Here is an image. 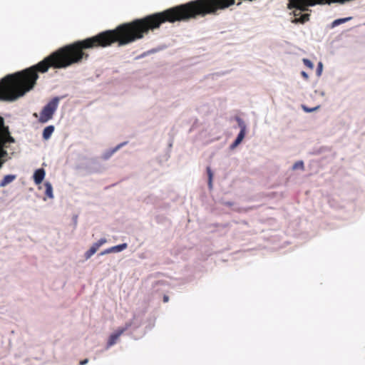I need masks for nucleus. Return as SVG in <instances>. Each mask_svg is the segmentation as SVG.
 <instances>
[{
    "label": "nucleus",
    "mask_w": 365,
    "mask_h": 365,
    "mask_svg": "<svg viewBox=\"0 0 365 365\" xmlns=\"http://www.w3.org/2000/svg\"><path fill=\"white\" fill-rule=\"evenodd\" d=\"M44 186H45V189H46V190H45L46 195L49 198H53V187H52L51 184L49 182H46L44 183Z\"/></svg>",
    "instance_id": "nucleus-10"
},
{
    "label": "nucleus",
    "mask_w": 365,
    "mask_h": 365,
    "mask_svg": "<svg viewBox=\"0 0 365 365\" xmlns=\"http://www.w3.org/2000/svg\"><path fill=\"white\" fill-rule=\"evenodd\" d=\"M76 63V41L58 48L37 64L10 74L0 81V100L14 101L32 90L38 78L50 68L60 69Z\"/></svg>",
    "instance_id": "nucleus-1"
},
{
    "label": "nucleus",
    "mask_w": 365,
    "mask_h": 365,
    "mask_svg": "<svg viewBox=\"0 0 365 365\" xmlns=\"http://www.w3.org/2000/svg\"><path fill=\"white\" fill-rule=\"evenodd\" d=\"M238 121H239V125H240L241 130H240V132L238 134L237 138L233 142V143L231 145L232 148H235V147H237L242 141V140L244 139L245 135V131H246L245 125L241 120L239 119Z\"/></svg>",
    "instance_id": "nucleus-5"
},
{
    "label": "nucleus",
    "mask_w": 365,
    "mask_h": 365,
    "mask_svg": "<svg viewBox=\"0 0 365 365\" xmlns=\"http://www.w3.org/2000/svg\"><path fill=\"white\" fill-rule=\"evenodd\" d=\"M16 178V175H7L0 182V187H3L12 182Z\"/></svg>",
    "instance_id": "nucleus-8"
},
{
    "label": "nucleus",
    "mask_w": 365,
    "mask_h": 365,
    "mask_svg": "<svg viewBox=\"0 0 365 365\" xmlns=\"http://www.w3.org/2000/svg\"><path fill=\"white\" fill-rule=\"evenodd\" d=\"M131 326V323H126L125 326L122 328H119L115 332L113 333L108 341L107 346L110 347L114 345L119 337Z\"/></svg>",
    "instance_id": "nucleus-3"
},
{
    "label": "nucleus",
    "mask_w": 365,
    "mask_h": 365,
    "mask_svg": "<svg viewBox=\"0 0 365 365\" xmlns=\"http://www.w3.org/2000/svg\"><path fill=\"white\" fill-rule=\"evenodd\" d=\"M302 76L307 80L308 79L309 76L308 74L305 71H302L301 73Z\"/></svg>",
    "instance_id": "nucleus-21"
},
{
    "label": "nucleus",
    "mask_w": 365,
    "mask_h": 365,
    "mask_svg": "<svg viewBox=\"0 0 365 365\" xmlns=\"http://www.w3.org/2000/svg\"><path fill=\"white\" fill-rule=\"evenodd\" d=\"M53 131H54V126L48 125V126L46 127L43 131V138L44 140L49 139L50 137L51 136L52 133H53Z\"/></svg>",
    "instance_id": "nucleus-9"
},
{
    "label": "nucleus",
    "mask_w": 365,
    "mask_h": 365,
    "mask_svg": "<svg viewBox=\"0 0 365 365\" xmlns=\"http://www.w3.org/2000/svg\"><path fill=\"white\" fill-rule=\"evenodd\" d=\"M207 173L208 178H209V185L211 187L213 175H212V170L210 167L207 168Z\"/></svg>",
    "instance_id": "nucleus-17"
},
{
    "label": "nucleus",
    "mask_w": 365,
    "mask_h": 365,
    "mask_svg": "<svg viewBox=\"0 0 365 365\" xmlns=\"http://www.w3.org/2000/svg\"><path fill=\"white\" fill-rule=\"evenodd\" d=\"M303 63L307 67H308L311 69H312L314 68V64L312 63V62L307 58H304Z\"/></svg>",
    "instance_id": "nucleus-16"
},
{
    "label": "nucleus",
    "mask_w": 365,
    "mask_h": 365,
    "mask_svg": "<svg viewBox=\"0 0 365 365\" xmlns=\"http://www.w3.org/2000/svg\"><path fill=\"white\" fill-rule=\"evenodd\" d=\"M0 140L4 142L13 143L14 141L10 135L9 128L4 125V120L1 116H0Z\"/></svg>",
    "instance_id": "nucleus-4"
},
{
    "label": "nucleus",
    "mask_w": 365,
    "mask_h": 365,
    "mask_svg": "<svg viewBox=\"0 0 365 365\" xmlns=\"http://www.w3.org/2000/svg\"><path fill=\"white\" fill-rule=\"evenodd\" d=\"M126 143H120L119 145H118L115 148H114L110 153L109 154L108 156L106 157V158H108L109 156H110L111 155H113L114 153H115L120 148H121L123 145H125Z\"/></svg>",
    "instance_id": "nucleus-19"
},
{
    "label": "nucleus",
    "mask_w": 365,
    "mask_h": 365,
    "mask_svg": "<svg viewBox=\"0 0 365 365\" xmlns=\"http://www.w3.org/2000/svg\"><path fill=\"white\" fill-rule=\"evenodd\" d=\"M322 69V63L320 62V63H319L318 68H317V74L319 76L321 75Z\"/></svg>",
    "instance_id": "nucleus-20"
},
{
    "label": "nucleus",
    "mask_w": 365,
    "mask_h": 365,
    "mask_svg": "<svg viewBox=\"0 0 365 365\" xmlns=\"http://www.w3.org/2000/svg\"><path fill=\"white\" fill-rule=\"evenodd\" d=\"M240 4H241V2H238V3L237 4V5H240Z\"/></svg>",
    "instance_id": "nucleus-24"
},
{
    "label": "nucleus",
    "mask_w": 365,
    "mask_h": 365,
    "mask_svg": "<svg viewBox=\"0 0 365 365\" xmlns=\"http://www.w3.org/2000/svg\"><path fill=\"white\" fill-rule=\"evenodd\" d=\"M350 19H351L350 17L336 19L335 21H334L332 22V26L334 27V26H339V24L345 23Z\"/></svg>",
    "instance_id": "nucleus-13"
},
{
    "label": "nucleus",
    "mask_w": 365,
    "mask_h": 365,
    "mask_svg": "<svg viewBox=\"0 0 365 365\" xmlns=\"http://www.w3.org/2000/svg\"><path fill=\"white\" fill-rule=\"evenodd\" d=\"M319 108V106H316L314 108H309L307 107L306 106H302L303 110L305 112H307V113H310V112L317 110Z\"/></svg>",
    "instance_id": "nucleus-18"
},
{
    "label": "nucleus",
    "mask_w": 365,
    "mask_h": 365,
    "mask_svg": "<svg viewBox=\"0 0 365 365\" xmlns=\"http://www.w3.org/2000/svg\"><path fill=\"white\" fill-rule=\"evenodd\" d=\"M309 14H304L301 15L299 18H296L293 22L304 24L309 20Z\"/></svg>",
    "instance_id": "nucleus-11"
},
{
    "label": "nucleus",
    "mask_w": 365,
    "mask_h": 365,
    "mask_svg": "<svg viewBox=\"0 0 365 365\" xmlns=\"http://www.w3.org/2000/svg\"><path fill=\"white\" fill-rule=\"evenodd\" d=\"M45 170L43 168L38 169L34 174V180L36 185H39L42 182L45 177Z\"/></svg>",
    "instance_id": "nucleus-7"
},
{
    "label": "nucleus",
    "mask_w": 365,
    "mask_h": 365,
    "mask_svg": "<svg viewBox=\"0 0 365 365\" xmlns=\"http://www.w3.org/2000/svg\"><path fill=\"white\" fill-rule=\"evenodd\" d=\"M96 252V251L94 250V248H92L91 247L90 249L85 253V257L86 259H88L93 255H94Z\"/></svg>",
    "instance_id": "nucleus-15"
},
{
    "label": "nucleus",
    "mask_w": 365,
    "mask_h": 365,
    "mask_svg": "<svg viewBox=\"0 0 365 365\" xmlns=\"http://www.w3.org/2000/svg\"><path fill=\"white\" fill-rule=\"evenodd\" d=\"M88 360L87 359H84V360H82L80 361L79 364L80 365H84V364H86L88 363Z\"/></svg>",
    "instance_id": "nucleus-22"
},
{
    "label": "nucleus",
    "mask_w": 365,
    "mask_h": 365,
    "mask_svg": "<svg viewBox=\"0 0 365 365\" xmlns=\"http://www.w3.org/2000/svg\"><path fill=\"white\" fill-rule=\"evenodd\" d=\"M293 170L302 169L304 170V163L303 161H297L296 162L292 167Z\"/></svg>",
    "instance_id": "nucleus-14"
},
{
    "label": "nucleus",
    "mask_w": 365,
    "mask_h": 365,
    "mask_svg": "<svg viewBox=\"0 0 365 365\" xmlns=\"http://www.w3.org/2000/svg\"><path fill=\"white\" fill-rule=\"evenodd\" d=\"M106 240L105 238H101L97 242L94 243L91 247L92 248H94V250L96 251H97L98 250V248L103 245V244H105L106 242Z\"/></svg>",
    "instance_id": "nucleus-12"
},
{
    "label": "nucleus",
    "mask_w": 365,
    "mask_h": 365,
    "mask_svg": "<svg viewBox=\"0 0 365 365\" xmlns=\"http://www.w3.org/2000/svg\"><path fill=\"white\" fill-rule=\"evenodd\" d=\"M61 98L55 97L50 101L43 108L40 113L39 121L41 123H46L53 118L56 110Z\"/></svg>",
    "instance_id": "nucleus-2"
},
{
    "label": "nucleus",
    "mask_w": 365,
    "mask_h": 365,
    "mask_svg": "<svg viewBox=\"0 0 365 365\" xmlns=\"http://www.w3.org/2000/svg\"><path fill=\"white\" fill-rule=\"evenodd\" d=\"M168 300H169V297H168V296L165 295V296L163 297V302H168Z\"/></svg>",
    "instance_id": "nucleus-23"
},
{
    "label": "nucleus",
    "mask_w": 365,
    "mask_h": 365,
    "mask_svg": "<svg viewBox=\"0 0 365 365\" xmlns=\"http://www.w3.org/2000/svg\"><path fill=\"white\" fill-rule=\"evenodd\" d=\"M127 247H128V245L126 243H123V244H121V245H118L113 246V247H111L110 248H108V249L105 250L104 251H103L101 253V255H103L109 254V253H111V252H121L123 250L126 249Z\"/></svg>",
    "instance_id": "nucleus-6"
}]
</instances>
